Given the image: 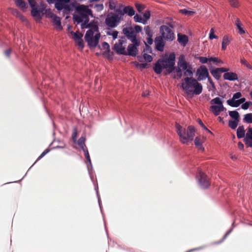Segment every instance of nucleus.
Wrapping results in <instances>:
<instances>
[{"label": "nucleus", "instance_id": "obj_55", "mask_svg": "<svg viewBox=\"0 0 252 252\" xmlns=\"http://www.w3.org/2000/svg\"><path fill=\"white\" fill-rule=\"evenodd\" d=\"M49 150L48 149H46L38 158L36 161L40 159L41 158H42L46 154H47L49 152Z\"/></svg>", "mask_w": 252, "mask_h": 252}, {"label": "nucleus", "instance_id": "obj_43", "mask_svg": "<svg viewBox=\"0 0 252 252\" xmlns=\"http://www.w3.org/2000/svg\"><path fill=\"white\" fill-rule=\"evenodd\" d=\"M73 38L75 40V41L82 39V37L83 36V34L82 33L78 32H73Z\"/></svg>", "mask_w": 252, "mask_h": 252}, {"label": "nucleus", "instance_id": "obj_59", "mask_svg": "<svg viewBox=\"0 0 252 252\" xmlns=\"http://www.w3.org/2000/svg\"><path fill=\"white\" fill-rule=\"evenodd\" d=\"M77 135V129L75 128L74 129L73 132L72 133V139L74 141H76Z\"/></svg>", "mask_w": 252, "mask_h": 252}, {"label": "nucleus", "instance_id": "obj_35", "mask_svg": "<svg viewBox=\"0 0 252 252\" xmlns=\"http://www.w3.org/2000/svg\"><path fill=\"white\" fill-rule=\"evenodd\" d=\"M240 63L242 65L245 66L248 68L252 69V66L244 58H242L240 59Z\"/></svg>", "mask_w": 252, "mask_h": 252}, {"label": "nucleus", "instance_id": "obj_24", "mask_svg": "<svg viewBox=\"0 0 252 252\" xmlns=\"http://www.w3.org/2000/svg\"><path fill=\"white\" fill-rule=\"evenodd\" d=\"M184 74L185 76L189 77H192V67L188 62H187V68L184 69Z\"/></svg>", "mask_w": 252, "mask_h": 252}, {"label": "nucleus", "instance_id": "obj_33", "mask_svg": "<svg viewBox=\"0 0 252 252\" xmlns=\"http://www.w3.org/2000/svg\"><path fill=\"white\" fill-rule=\"evenodd\" d=\"M85 142V138L84 137H81L78 140V145L82 150L85 149V147H86Z\"/></svg>", "mask_w": 252, "mask_h": 252}, {"label": "nucleus", "instance_id": "obj_2", "mask_svg": "<svg viewBox=\"0 0 252 252\" xmlns=\"http://www.w3.org/2000/svg\"><path fill=\"white\" fill-rule=\"evenodd\" d=\"M175 54L174 53L170 54L166 59H159L153 67L154 71L158 74L162 72V68L166 69L167 73H170L175 69Z\"/></svg>", "mask_w": 252, "mask_h": 252}, {"label": "nucleus", "instance_id": "obj_19", "mask_svg": "<svg viewBox=\"0 0 252 252\" xmlns=\"http://www.w3.org/2000/svg\"><path fill=\"white\" fill-rule=\"evenodd\" d=\"M232 20L233 21V22L235 25L236 26L237 29L239 30V33L240 34H244L245 33V31L242 28L243 24L240 21V19L236 16H233Z\"/></svg>", "mask_w": 252, "mask_h": 252}, {"label": "nucleus", "instance_id": "obj_38", "mask_svg": "<svg viewBox=\"0 0 252 252\" xmlns=\"http://www.w3.org/2000/svg\"><path fill=\"white\" fill-rule=\"evenodd\" d=\"M133 19L135 22L141 23L144 24V21H143V18L141 15L136 14L134 15Z\"/></svg>", "mask_w": 252, "mask_h": 252}, {"label": "nucleus", "instance_id": "obj_20", "mask_svg": "<svg viewBox=\"0 0 252 252\" xmlns=\"http://www.w3.org/2000/svg\"><path fill=\"white\" fill-rule=\"evenodd\" d=\"M51 18H53V23L56 26V28L59 30L62 29L61 25V19L59 17L55 15L54 13H51Z\"/></svg>", "mask_w": 252, "mask_h": 252}, {"label": "nucleus", "instance_id": "obj_7", "mask_svg": "<svg viewBox=\"0 0 252 252\" xmlns=\"http://www.w3.org/2000/svg\"><path fill=\"white\" fill-rule=\"evenodd\" d=\"M119 13L116 10L115 13H111L108 14L105 19V23L108 27L113 28L119 25L120 20L122 19Z\"/></svg>", "mask_w": 252, "mask_h": 252}, {"label": "nucleus", "instance_id": "obj_57", "mask_svg": "<svg viewBox=\"0 0 252 252\" xmlns=\"http://www.w3.org/2000/svg\"><path fill=\"white\" fill-rule=\"evenodd\" d=\"M198 123L199 124V125L202 127L204 129H206V130H207L208 132L211 133V131H210L206 126H205L203 124V123H202V122L201 121L200 119H198Z\"/></svg>", "mask_w": 252, "mask_h": 252}, {"label": "nucleus", "instance_id": "obj_50", "mask_svg": "<svg viewBox=\"0 0 252 252\" xmlns=\"http://www.w3.org/2000/svg\"><path fill=\"white\" fill-rule=\"evenodd\" d=\"M245 137L252 139V128H248L246 132Z\"/></svg>", "mask_w": 252, "mask_h": 252}, {"label": "nucleus", "instance_id": "obj_54", "mask_svg": "<svg viewBox=\"0 0 252 252\" xmlns=\"http://www.w3.org/2000/svg\"><path fill=\"white\" fill-rule=\"evenodd\" d=\"M153 36H148V37L146 38V43L148 45H152L153 43V39L152 38Z\"/></svg>", "mask_w": 252, "mask_h": 252}, {"label": "nucleus", "instance_id": "obj_6", "mask_svg": "<svg viewBox=\"0 0 252 252\" xmlns=\"http://www.w3.org/2000/svg\"><path fill=\"white\" fill-rule=\"evenodd\" d=\"M174 27L172 22H168L166 25H162L159 27L160 37L167 41H173L175 38L174 32L171 30Z\"/></svg>", "mask_w": 252, "mask_h": 252}, {"label": "nucleus", "instance_id": "obj_13", "mask_svg": "<svg viewBox=\"0 0 252 252\" xmlns=\"http://www.w3.org/2000/svg\"><path fill=\"white\" fill-rule=\"evenodd\" d=\"M123 33L131 42H135L139 40L136 38V34L131 27H126L123 30Z\"/></svg>", "mask_w": 252, "mask_h": 252}, {"label": "nucleus", "instance_id": "obj_63", "mask_svg": "<svg viewBox=\"0 0 252 252\" xmlns=\"http://www.w3.org/2000/svg\"><path fill=\"white\" fill-rule=\"evenodd\" d=\"M116 5L114 2L110 1L109 2V8L110 9L113 10L115 8Z\"/></svg>", "mask_w": 252, "mask_h": 252}, {"label": "nucleus", "instance_id": "obj_31", "mask_svg": "<svg viewBox=\"0 0 252 252\" xmlns=\"http://www.w3.org/2000/svg\"><path fill=\"white\" fill-rule=\"evenodd\" d=\"M240 120L229 121L228 126L232 129H235L238 126Z\"/></svg>", "mask_w": 252, "mask_h": 252}, {"label": "nucleus", "instance_id": "obj_15", "mask_svg": "<svg viewBox=\"0 0 252 252\" xmlns=\"http://www.w3.org/2000/svg\"><path fill=\"white\" fill-rule=\"evenodd\" d=\"M177 65V67H175V69L177 73H182V71L187 68V62L185 60V57L184 55H181L179 58Z\"/></svg>", "mask_w": 252, "mask_h": 252}, {"label": "nucleus", "instance_id": "obj_41", "mask_svg": "<svg viewBox=\"0 0 252 252\" xmlns=\"http://www.w3.org/2000/svg\"><path fill=\"white\" fill-rule=\"evenodd\" d=\"M83 151L84 152V155L85 156V158H86L87 161L91 164V158H90V157L87 148L85 147V149L83 150Z\"/></svg>", "mask_w": 252, "mask_h": 252}, {"label": "nucleus", "instance_id": "obj_14", "mask_svg": "<svg viewBox=\"0 0 252 252\" xmlns=\"http://www.w3.org/2000/svg\"><path fill=\"white\" fill-rule=\"evenodd\" d=\"M196 75L198 76L197 80L201 81L207 78L209 75L208 69L206 66L201 65L197 69Z\"/></svg>", "mask_w": 252, "mask_h": 252}, {"label": "nucleus", "instance_id": "obj_49", "mask_svg": "<svg viewBox=\"0 0 252 252\" xmlns=\"http://www.w3.org/2000/svg\"><path fill=\"white\" fill-rule=\"evenodd\" d=\"M118 32L116 31H114L111 32H107V34L109 35H112L114 39H116L118 36Z\"/></svg>", "mask_w": 252, "mask_h": 252}, {"label": "nucleus", "instance_id": "obj_11", "mask_svg": "<svg viewBox=\"0 0 252 252\" xmlns=\"http://www.w3.org/2000/svg\"><path fill=\"white\" fill-rule=\"evenodd\" d=\"M69 2L70 0H57L55 3V7L59 11L64 9L66 11L69 12L71 10V7L67 4Z\"/></svg>", "mask_w": 252, "mask_h": 252}, {"label": "nucleus", "instance_id": "obj_5", "mask_svg": "<svg viewBox=\"0 0 252 252\" xmlns=\"http://www.w3.org/2000/svg\"><path fill=\"white\" fill-rule=\"evenodd\" d=\"M98 31V27L95 25H93L92 29L87 31L85 35V40L87 42L90 47H95L99 42L100 37V33H96L94 37V31Z\"/></svg>", "mask_w": 252, "mask_h": 252}, {"label": "nucleus", "instance_id": "obj_34", "mask_svg": "<svg viewBox=\"0 0 252 252\" xmlns=\"http://www.w3.org/2000/svg\"><path fill=\"white\" fill-rule=\"evenodd\" d=\"M212 62L214 64L219 65L220 64L222 63V62L220 59L216 57H211L209 58V62Z\"/></svg>", "mask_w": 252, "mask_h": 252}, {"label": "nucleus", "instance_id": "obj_45", "mask_svg": "<svg viewBox=\"0 0 252 252\" xmlns=\"http://www.w3.org/2000/svg\"><path fill=\"white\" fill-rule=\"evenodd\" d=\"M94 8L97 12L102 11L104 8L103 4H95L94 6Z\"/></svg>", "mask_w": 252, "mask_h": 252}, {"label": "nucleus", "instance_id": "obj_56", "mask_svg": "<svg viewBox=\"0 0 252 252\" xmlns=\"http://www.w3.org/2000/svg\"><path fill=\"white\" fill-rule=\"evenodd\" d=\"M134 32L135 33H139L142 31V27L139 25H135L134 27Z\"/></svg>", "mask_w": 252, "mask_h": 252}, {"label": "nucleus", "instance_id": "obj_18", "mask_svg": "<svg viewBox=\"0 0 252 252\" xmlns=\"http://www.w3.org/2000/svg\"><path fill=\"white\" fill-rule=\"evenodd\" d=\"M156 44V48L158 51H163L165 43L163 41V38L160 36H157L155 40Z\"/></svg>", "mask_w": 252, "mask_h": 252}, {"label": "nucleus", "instance_id": "obj_27", "mask_svg": "<svg viewBox=\"0 0 252 252\" xmlns=\"http://www.w3.org/2000/svg\"><path fill=\"white\" fill-rule=\"evenodd\" d=\"M16 5L22 10L27 8V4L24 0H15Z\"/></svg>", "mask_w": 252, "mask_h": 252}, {"label": "nucleus", "instance_id": "obj_44", "mask_svg": "<svg viewBox=\"0 0 252 252\" xmlns=\"http://www.w3.org/2000/svg\"><path fill=\"white\" fill-rule=\"evenodd\" d=\"M252 105V102L247 101L241 105V108L244 110H247L249 108L250 105Z\"/></svg>", "mask_w": 252, "mask_h": 252}, {"label": "nucleus", "instance_id": "obj_60", "mask_svg": "<svg viewBox=\"0 0 252 252\" xmlns=\"http://www.w3.org/2000/svg\"><path fill=\"white\" fill-rule=\"evenodd\" d=\"M144 43L145 45V49H144V51H146L147 52H149V53L152 52V49L151 47L149 46L150 45H148L145 41H144Z\"/></svg>", "mask_w": 252, "mask_h": 252}, {"label": "nucleus", "instance_id": "obj_64", "mask_svg": "<svg viewBox=\"0 0 252 252\" xmlns=\"http://www.w3.org/2000/svg\"><path fill=\"white\" fill-rule=\"evenodd\" d=\"M207 78H208V82H209V83L212 86V87H214V86H215L214 83L213 82L211 77L209 76V75L208 76V77H207Z\"/></svg>", "mask_w": 252, "mask_h": 252}, {"label": "nucleus", "instance_id": "obj_4", "mask_svg": "<svg viewBox=\"0 0 252 252\" xmlns=\"http://www.w3.org/2000/svg\"><path fill=\"white\" fill-rule=\"evenodd\" d=\"M176 131L180 137V140L183 144H188L193 139L195 129L193 126H189L186 129L179 124H176Z\"/></svg>", "mask_w": 252, "mask_h": 252}, {"label": "nucleus", "instance_id": "obj_28", "mask_svg": "<svg viewBox=\"0 0 252 252\" xmlns=\"http://www.w3.org/2000/svg\"><path fill=\"white\" fill-rule=\"evenodd\" d=\"M228 113L232 119L234 120H239L240 115L237 111H229Z\"/></svg>", "mask_w": 252, "mask_h": 252}, {"label": "nucleus", "instance_id": "obj_30", "mask_svg": "<svg viewBox=\"0 0 252 252\" xmlns=\"http://www.w3.org/2000/svg\"><path fill=\"white\" fill-rule=\"evenodd\" d=\"M211 74L212 76L216 79L219 80L220 79V77H221V73L219 71L218 68H216L214 69H212L210 71Z\"/></svg>", "mask_w": 252, "mask_h": 252}, {"label": "nucleus", "instance_id": "obj_1", "mask_svg": "<svg viewBox=\"0 0 252 252\" xmlns=\"http://www.w3.org/2000/svg\"><path fill=\"white\" fill-rule=\"evenodd\" d=\"M184 81L185 82L182 84V87L188 95H199L202 93V85L198 82L197 79L186 77Z\"/></svg>", "mask_w": 252, "mask_h": 252}, {"label": "nucleus", "instance_id": "obj_25", "mask_svg": "<svg viewBox=\"0 0 252 252\" xmlns=\"http://www.w3.org/2000/svg\"><path fill=\"white\" fill-rule=\"evenodd\" d=\"M245 130L243 126H239L237 129V136L238 138L245 137Z\"/></svg>", "mask_w": 252, "mask_h": 252}, {"label": "nucleus", "instance_id": "obj_9", "mask_svg": "<svg viewBox=\"0 0 252 252\" xmlns=\"http://www.w3.org/2000/svg\"><path fill=\"white\" fill-rule=\"evenodd\" d=\"M212 104H216L215 105H212L210 106V109L212 110L213 114L215 116H218L221 111H223L225 109L222 102L220 97H217L210 101Z\"/></svg>", "mask_w": 252, "mask_h": 252}, {"label": "nucleus", "instance_id": "obj_17", "mask_svg": "<svg viewBox=\"0 0 252 252\" xmlns=\"http://www.w3.org/2000/svg\"><path fill=\"white\" fill-rule=\"evenodd\" d=\"M117 12H119V14H120V16H122V18L125 14H127L129 16H132L135 14L133 8L130 6H125L123 10L118 9H117Z\"/></svg>", "mask_w": 252, "mask_h": 252}, {"label": "nucleus", "instance_id": "obj_12", "mask_svg": "<svg viewBox=\"0 0 252 252\" xmlns=\"http://www.w3.org/2000/svg\"><path fill=\"white\" fill-rule=\"evenodd\" d=\"M200 186L203 189H207L210 185V181L207 176L202 172H199L197 175Z\"/></svg>", "mask_w": 252, "mask_h": 252}, {"label": "nucleus", "instance_id": "obj_16", "mask_svg": "<svg viewBox=\"0 0 252 252\" xmlns=\"http://www.w3.org/2000/svg\"><path fill=\"white\" fill-rule=\"evenodd\" d=\"M124 41L123 39H119V42L115 43L114 46V49L120 55H126L125 48L123 46Z\"/></svg>", "mask_w": 252, "mask_h": 252}, {"label": "nucleus", "instance_id": "obj_46", "mask_svg": "<svg viewBox=\"0 0 252 252\" xmlns=\"http://www.w3.org/2000/svg\"><path fill=\"white\" fill-rule=\"evenodd\" d=\"M231 6L233 7H238L239 6V2L238 0H228Z\"/></svg>", "mask_w": 252, "mask_h": 252}, {"label": "nucleus", "instance_id": "obj_36", "mask_svg": "<svg viewBox=\"0 0 252 252\" xmlns=\"http://www.w3.org/2000/svg\"><path fill=\"white\" fill-rule=\"evenodd\" d=\"M246 101V98L244 97L241 98L239 99H238L235 102V104H233L232 107H238L240 104L244 103Z\"/></svg>", "mask_w": 252, "mask_h": 252}, {"label": "nucleus", "instance_id": "obj_3", "mask_svg": "<svg viewBox=\"0 0 252 252\" xmlns=\"http://www.w3.org/2000/svg\"><path fill=\"white\" fill-rule=\"evenodd\" d=\"M76 10L78 13V15H76L74 17L75 20L78 23L84 22L82 24V28L84 25L87 24V27H91L90 24H88L89 21V16H91L93 17L92 10L89 8L88 6L84 4H79L76 7Z\"/></svg>", "mask_w": 252, "mask_h": 252}, {"label": "nucleus", "instance_id": "obj_8", "mask_svg": "<svg viewBox=\"0 0 252 252\" xmlns=\"http://www.w3.org/2000/svg\"><path fill=\"white\" fill-rule=\"evenodd\" d=\"M27 0L32 7L31 14L32 16L41 18L40 14L41 13H43L45 10L47 12V10H46V6L44 4L41 3L39 7H36L35 0Z\"/></svg>", "mask_w": 252, "mask_h": 252}, {"label": "nucleus", "instance_id": "obj_58", "mask_svg": "<svg viewBox=\"0 0 252 252\" xmlns=\"http://www.w3.org/2000/svg\"><path fill=\"white\" fill-rule=\"evenodd\" d=\"M78 45L81 48L83 49L84 48V43L82 39H80L79 40L75 41Z\"/></svg>", "mask_w": 252, "mask_h": 252}, {"label": "nucleus", "instance_id": "obj_37", "mask_svg": "<svg viewBox=\"0 0 252 252\" xmlns=\"http://www.w3.org/2000/svg\"><path fill=\"white\" fill-rule=\"evenodd\" d=\"M144 30L145 33L148 36H153V32L149 26H146L144 28Z\"/></svg>", "mask_w": 252, "mask_h": 252}, {"label": "nucleus", "instance_id": "obj_42", "mask_svg": "<svg viewBox=\"0 0 252 252\" xmlns=\"http://www.w3.org/2000/svg\"><path fill=\"white\" fill-rule=\"evenodd\" d=\"M197 59L199 60V62L202 63H207L209 62V58L205 57H198Z\"/></svg>", "mask_w": 252, "mask_h": 252}, {"label": "nucleus", "instance_id": "obj_22", "mask_svg": "<svg viewBox=\"0 0 252 252\" xmlns=\"http://www.w3.org/2000/svg\"><path fill=\"white\" fill-rule=\"evenodd\" d=\"M223 77L224 79L229 81H235L238 79L237 74L232 72L225 73Z\"/></svg>", "mask_w": 252, "mask_h": 252}, {"label": "nucleus", "instance_id": "obj_21", "mask_svg": "<svg viewBox=\"0 0 252 252\" xmlns=\"http://www.w3.org/2000/svg\"><path fill=\"white\" fill-rule=\"evenodd\" d=\"M177 36V40L179 43L183 46H185L189 41L188 36L181 33H178Z\"/></svg>", "mask_w": 252, "mask_h": 252}, {"label": "nucleus", "instance_id": "obj_51", "mask_svg": "<svg viewBox=\"0 0 252 252\" xmlns=\"http://www.w3.org/2000/svg\"><path fill=\"white\" fill-rule=\"evenodd\" d=\"M143 57L145 61L148 62H151L153 60V57H152V56L146 53L144 54Z\"/></svg>", "mask_w": 252, "mask_h": 252}, {"label": "nucleus", "instance_id": "obj_10", "mask_svg": "<svg viewBox=\"0 0 252 252\" xmlns=\"http://www.w3.org/2000/svg\"><path fill=\"white\" fill-rule=\"evenodd\" d=\"M132 42V44L128 45L126 55L135 57L138 54V50L137 47L140 45V41L138 40L135 42Z\"/></svg>", "mask_w": 252, "mask_h": 252}, {"label": "nucleus", "instance_id": "obj_47", "mask_svg": "<svg viewBox=\"0 0 252 252\" xmlns=\"http://www.w3.org/2000/svg\"><path fill=\"white\" fill-rule=\"evenodd\" d=\"M244 140L247 147H252V139H250L245 137Z\"/></svg>", "mask_w": 252, "mask_h": 252}, {"label": "nucleus", "instance_id": "obj_39", "mask_svg": "<svg viewBox=\"0 0 252 252\" xmlns=\"http://www.w3.org/2000/svg\"><path fill=\"white\" fill-rule=\"evenodd\" d=\"M143 20L144 21V24H146L147 21L150 18L151 14L149 11H146L143 14Z\"/></svg>", "mask_w": 252, "mask_h": 252}, {"label": "nucleus", "instance_id": "obj_29", "mask_svg": "<svg viewBox=\"0 0 252 252\" xmlns=\"http://www.w3.org/2000/svg\"><path fill=\"white\" fill-rule=\"evenodd\" d=\"M243 121L248 124L252 123V113H248L244 115Z\"/></svg>", "mask_w": 252, "mask_h": 252}, {"label": "nucleus", "instance_id": "obj_62", "mask_svg": "<svg viewBox=\"0 0 252 252\" xmlns=\"http://www.w3.org/2000/svg\"><path fill=\"white\" fill-rule=\"evenodd\" d=\"M11 49H8L4 51V55L7 57H9L11 54Z\"/></svg>", "mask_w": 252, "mask_h": 252}, {"label": "nucleus", "instance_id": "obj_23", "mask_svg": "<svg viewBox=\"0 0 252 252\" xmlns=\"http://www.w3.org/2000/svg\"><path fill=\"white\" fill-rule=\"evenodd\" d=\"M242 96V94L240 92H237L236 93H235L232 96V98L231 99H229L227 100V103L230 106L232 107L233 105V104H235V102L237 100L236 99H238L240 98Z\"/></svg>", "mask_w": 252, "mask_h": 252}, {"label": "nucleus", "instance_id": "obj_40", "mask_svg": "<svg viewBox=\"0 0 252 252\" xmlns=\"http://www.w3.org/2000/svg\"><path fill=\"white\" fill-rule=\"evenodd\" d=\"M102 47L103 49L105 50V54H107L110 52V46L108 43L103 42L102 44Z\"/></svg>", "mask_w": 252, "mask_h": 252}, {"label": "nucleus", "instance_id": "obj_53", "mask_svg": "<svg viewBox=\"0 0 252 252\" xmlns=\"http://www.w3.org/2000/svg\"><path fill=\"white\" fill-rule=\"evenodd\" d=\"M135 7L138 12H140L144 9V6L142 4L136 3L135 4Z\"/></svg>", "mask_w": 252, "mask_h": 252}, {"label": "nucleus", "instance_id": "obj_52", "mask_svg": "<svg viewBox=\"0 0 252 252\" xmlns=\"http://www.w3.org/2000/svg\"><path fill=\"white\" fill-rule=\"evenodd\" d=\"M214 30L213 28H212L211 30H210V33H209V38L210 39L212 40L214 38H218V36L215 35L214 34Z\"/></svg>", "mask_w": 252, "mask_h": 252}, {"label": "nucleus", "instance_id": "obj_48", "mask_svg": "<svg viewBox=\"0 0 252 252\" xmlns=\"http://www.w3.org/2000/svg\"><path fill=\"white\" fill-rule=\"evenodd\" d=\"M180 12L183 14L188 15H191L194 13V12L188 10L186 9H183L180 10Z\"/></svg>", "mask_w": 252, "mask_h": 252}, {"label": "nucleus", "instance_id": "obj_26", "mask_svg": "<svg viewBox=\"0 0 252 252\" xmlns=\"http://www.w3.org/2000/svg\"><path fill=\"white\" fill-rule=\"evenodd\" d=\"M230 42V40L229 39L228 36L227 35H224L222 38L221 49L225 50Z\"/></svg>", "mask_w": 252, "mask_h": 252}, {"label": "nucleus", "instance_id": "obj_32", "mask_svg": "<svg viewBox=\"0 0 252 252\" xmlns=\"http://www.w3.org/2000/svg\"><path fill=\"white\" fill-rule=\"evenodd\" d=\"M194 144L198 149L202 150L204 149L202 147V141L199 137H197L195 138L194 140Z\"/></svg>", "mask_w": 252, "mask_h": 252}, {"label": "nucleus", "instance_id": "obj_61", "mask_svg": "<svg viewBox=\"0 0 252 252\" xmlns=\"http://www.w3.org/2000/svg\"><path fill=\"white\" fill-rule=\"evenodd\" d=\"M219 71L221 73L222 72H226L229 70L228 68H224V67H220V68H217Z\"/></svg>", "mask_w": 252, "mask_h": 252}]
</instances>
